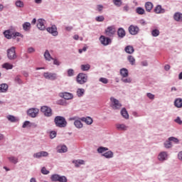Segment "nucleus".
<instances>
[{
	"mask_svg": "<svg viewBox=\"0 0 182 182\" xmlns=\"http://www.w3.org/2000/svg\"><path fill=\"white\" fill-rule=\"evenodd\" d=\"M174 105L176 107L180 108L182 107V99L178 98L174 102Z\"/></svg>",
	"mask_w": 182,
	"mask_h": 182,
	"instance_id": "30",
	"label": "nucleus"
},
{
	"mask_svg": "<svg viewBox=\"0 0 182 182\" xmlns=\"http://www.w3.org/2000/svg\"><path fill=\"white\" fill-rule=\"evenodd\" d=\"M7 119L9 122H11L12 123H15L16 122H18V119H16V117H14L13 115L7 116Z\"/></svg>",
	"mask_w": 182,
	"mask_h": 182,
	"instance_id": "42",
	"label": "nucleus"
},
{
	"mask_svg": "<svg viewBox=\"0 0 182 182\" xmlns=\"http://www.w3.org/2000/svg\"><path fill=\"white\" fill-rule=\"evenodd\" d=\"M16 36H19L20 38H23V35L19 32L13 33L12 39H16Z\"/></svg>",
	"mask_w": 182,
	"mask_h": 182,
	"instance_id": "43",
	"label": "nucleus"
},
{
	"mask_svg": "<svg viewBox=\"0 0 182 182\" xmlns=\"http://www.w3.org/2000/svg\"><path fill=\"white\" fill-rule=\"evenodd\" d=\"M116 33V28L113 26H108L107 29H105V35L107 36H113Z\"/></svg>",
	"mask_w": 182,
	"mask_h": 182,
	"instance_id": "10",
	"label": "nucleus"
},
{
	"mask_svg": "<svg viewBox=\"0 0 182 182\" xmlns=\"http://www.w3.org/2000/svg\"><path fill=\"white\" fill-rule=\"evenodd\" d=\"M95 21H97V22H103V21H105V16H98L95 18Z\"/></svg>",
	"mask_w": 182,
	"mask_h": 182,
	"instance_id": "49",
	"label": "nucleus"
},
{
	"mask_svg": "<svg viewBox=\"0 0 182 182\" xmlns=\"http://www.w3.org/2000/svg\"><path fill=\"white\" fill-rule=\"evenodd\" d=\"M151 35L154 37V38H157V36H159L160 35V30H159V28H151Z\"/></svg>",
	"mask_w": 182,
	"mask_h": 182,
	"instance_id": "16",
	"label": "nucleus"
},
{
	"mask_svg": "<svg viewBox=\"0 0 182 182\" xmlns=\"http://www.w3.org/2000/svg\"><path fill=\"white\" fill-rule=\"evenodd\" d=\"M100 41L101 42L102 45H103V46H107L112 43V39L105 36H101L100 37Z\"/></svg>",
	"mask_w": 182,
	"mask_h": 182,
	"instance_id": "6",
	"label": "nucleus"
},
{
	"mask_svg": "<svg viewBox=\"0 0 182 182\" xmlns=\"http://www.w3.org/2000/svg\"><path fill=\"white\" fill-rule=\"evenodd\" d=\"M4 35L6 39H12L13 33L11 31V30H6L4 32Z\"/></svg>",
	"mask_w": 182,
	"mask_h": 182,
	"instance_id": "24",
	"label": "nucleus"
},
{
	"mask_svg": "<svg viewBox=\"0 0 182 182\" xmlns=\"http://www.w3.org/2000/svg\"><path fill=\"white\" fill-rule=\"evenodd\" d=\"M41 110L42 113L45 114V116H47V117L52 116V109H50L48 106L41 107Z\"/></svg>",
	"mask_w": 182,
	"mask_h": 182,
	"instance_id": "8",
	"label": "nucleus"
},
{
	"mask_svg": "<svg viewBox=\"0 0 182 182\" xmlns=\"http://www.w3.org/2000/svg\"><path fill=\"white\" fill-rule=\"evenodd\" d=\"M29 124H31V122L29 121H26L22 126L23 129L28 127V126H29Z\"/></svg>",
	"mask_w": 182,
	"mask_h": 182,
	"instance_id": "60",
	"label": "nucleus"
},
{
	"mask_svg": "<svg viewBox=\"0 0 182 182\" xmlns=\"http://www.w3.org/2000/svg\"><path fill=\"white\" fill-rule=\"evenodd\" d=\"M80 69L81 70H82V72H87L90 69V64L81 65Z\"/></svg>",
	"mask_w": 182,
	"mask_h": 182,
	"instance_id": "36",
	"label": "nucleus"
},
{
	"mask_svg": "<svg viewBox=\"0 0 182 182\" xmlns=\"http://www.w3.org/2000/svg\"><path fill=\"white\" fill-rule=\"evenodd\" d=\"M129 9H130V8L129 7L128 5H126L123 7L124 12H129Z\"/></svg>",
	"mask_w": 182,
	"mask_h": 182,
	"instance_id": "63",
	"label": "nucleus"
},
{
	"mask_svg": "<svg viewBox=\"0 0 182 182\" xmlns=\"http://www.w3.org/2000/svg\"><path fill=\"white\" fill-rule=\"evenodd\" d=\"M44 58L46 60H48V62H50L52 59H53V57L50 55V53H49V50H46L44 53Z\"/></svg>",
	"mask_w": 182,
	"mask_h": 182,
	"instance_id": "25",
	"label": "nucleus"
},
{
	"mask_svg": "<svg viewBox=\"0 0 182 182\" xmlns=\"http://www.w3.org/2000/svg\"><path fill=\"white\" fill-rule=\"evenodd\" d=\"M122 77H129V70L127 68H122L119 70Z\"/></svg>",
	"mask_w": 182,
	"mask_h": 182,
	"instance_id": "18",
	"label": "nucleus"
},
{
	"mask_svg": "<svg viewBox=\"0 0 182 182\" xmlns=\"http://www.w3.org/2000/svg\"><path fill=\"white\" fill-rule=\"evenodd\" d=\"M136 12L138 14V15H144L146 11L143 7H137L136 9Z\"/></svg>",
	"mask_w": 182,
	"mask_h": 182,
	"instance_id": "38",
	"label": "nucleus"
},
{
	"mask_svg": "<svg viewBox=\"0 0 182 182\" xmlns=\"http://www.w3.org/2000/svg\"><path fill=\"white\" fill-rule=\"evenodd\" d=\"M27 113L30 117H36V116H38V113H39V109L36 108H31L27 111Z\"/></svg>",
	"mask_w": 182,
	"mask_h": 182,
	"instance_id": "12",
	"label": "nucleus"
},
{
	"mask_svg": "<svg viewBox=\"0 0 182 182\" xmlns=\"http://www.w3.org/2000/svg\"><path fill=\"white\" fill-rule=\"evenodd\" d=\"M121 114L124 119H129V113H127V110H126V108H123L121 110Z\"/></svg>",
	"mask_w": 182,
	"mask_h": 182,
	"instance_id": "37",
	"label": "nucleus"
},
{
	"mask_svg": "<svg viewBox=\"0 0 182 182\" xmlns=\"http://www.w3.org/2000/svg\"><path fill=\"white\" fill-rule=\"evenodd\" d=\"M27 52L28 53H33V52H35V48H33V47H29Z\"/></svg>",
	"mask_w": 182,
	"mask_h": 182,
	"instance_id": "59",
	"label": "nucleus"
},
{
	"mask_svg": "<svg viewBox=\"0 0 182 182\" xmlns=\"http://www.w3.org/2000/svg\"><path fill=\"white\" fill-rule=\"evenodd\" d=\"M158 159L160 161H164V160H167V152H161L158 156Z\"/></svg>",
	"mask_w": 182,
	"mask_h": 182,
	"instance_id": "20",
	"label": "nucleus"
},
{
	"mask_svg": "<svg viewBox=\"0 0 182 182\" xmlns=\"http://www.w3.org/2000/svg\"><path fill=\"white\" fill-rule=\"evenodd\" d=\"M60 97H63L65 100H70V99H73V95L68 92L60 93Z\"/></svg>",
	"mask_w": 182,
	"mask_h": 182,
	"instance_id": "13",
	"label": "nucleus"
},
{
	"mask_svg": "<svg viewBox=\"0 0 182 182\" xmlns=\"http://www.w3.org/2000/svg\"><path fill=\"white\" fill-rule=\"evenodd\" d=\"M116 127L117 130H127V126L124 124H117Z\"/></svg>",
	"mask_w": 182,
	"mask_h": 182,
	"instance_id": "33",
	"label": "nucleus"
},
{
	"mask_svg": "<svg viewBox=\"0 0 182 182\" xmlns=\"http://www.w3.org/2000/svg\"><path fill=\"white\" fill-rule=\"evenodd\" d=\"M42 174H49V171L46 169V168L43 167L41 169Z\"/></svg>",
	"mask_w": 182,
	"mask_h": 182,
	"instance_id": "57",
	"label": "nucleus"
},
{
	"mask_svg": "<svg viewBox=\"0 0 182 182\" xmlns=\"http://www.w3.org/2000/svg\"><path fill=\"white\" fill-rule=\"evenodd\" d=\"M57 105L60 106H65L66 105V102L63 100H59L57 101Z\"/></svg>",
	"mask_w": 182,
	"mask_h": 182,
	"instance_id": "53",
	"label": "nucleus"
},
{
	"mask_svg": "<svg viewBox=\"0 0 182 182\" xmlns=\"http://www.w3.org/2000/svg\"><path fill=\"white\" fill-rule=\"evenodd\" d=\"M51 60H53V65H55V66H60V63L58 59L53 58Z\"/></svg>",
	"mask_w": 182,
	"mask_h": 182,
	"instance_id": "55",
	"label": "nucleus"
},
{
	"mask_svg": "<svg viewBox=\"0 0 182 182\" xmlns=\"http://www.w3.org/2000/svg\"><path fill=\"white\" fill-rule=\"evenodd\" d=\"M175 122L176 123H178V124H182V121L178 117L175 119Z\"/></svg>",
	"mask_w": 182,
	"mask_h": 182,
	"instance_id": "62",
	"label": "nucleus"
},
{
	"mask_svg": "<svg viewBox=\"0 0 182 182\" xmlns=\"http://www.w3.org/2000/svg\"><path fill=\"white\" fill-rule=\"evenodd\" d=\"M9 86L6 83L0 84V92H6Z\"/></svg>",
	"mask_w": 182,
	"mask_h": 182,
	"instance_id": "31",
	"label": "nucleus"
},
{
	"mask_svg": "<svg viewBox=\"0 0 182 182\" xmlns=\"http://www.w3.org/2000/svg\"><path fill=\"white\" fill-rule=\"evenodd\" d=\"M46 21L43 18H38L37 20V28L39 29V31H46Z\"/></svg>",
	"mask_w": 182,
	"mask_h": 182,
	"instance_id": "5",
	"label": "nucleus"
},
{
	"mask_svg": "<svg viewBox=\"0 0 182 182\" xmlns=\"http://www.w3.org/2000/svg\"><path fill=\"white\" fill-rule=\"evenodd\" d=\"M58 181L59 182H68V178H66V176H60V178H58Z\"/></svg>",
	"mask_w": 182,
	"mask_h": 182,
	"instance_id": "51",
	"label": "nucleus"
},
{
	"mask_svg": "<svg viewBox=\"0 0 182 182\" xmlns=\"http://www.w3.org/2000/svg\"><path fill=\"white\" fill-rule=\"evenodd\" d=\"M164 146L166 147V149H170L171 147V141H166L164 143Z\"/></svg>",
	"mask_w": 182,
	"mask_h": 182,
	"instance_id": "50",
	"label": "nucleus"
},
{
	"mask_svg": "<svg viewBox=\"0 0 182 182\" xmlns=\"http://www.w3.org/2000/svg\"><path fill=\"white\" fill-rule=\"evenodd\" d=\"M111 100V105H112V109H114V110L117 109H120V107H122V104H120V102H119V100H117V99H115L114 97H111L110 98Z\"/></svg>",
	"mask_w": 182,
	"mask_h": 182,
	"instance_id": "7",
	"label": "nucleus"
},
{
	"mask_svg": "<svg viewBox=\"0 0 182 182\" xmlns=\"http://www.w3.org/2000/svg\"><path fill=\"white\" fill-rule=\"evenodd\" d=\"M112 2L114 5L118 8H120V6H122L123 4V1H122V0H112Z\"/></svg>",
	"mask_w": 182,
	"mask_h": 182,
	"instance_id": "39",
	"label": "nucleus"
},
{
	"mask_svg": "<svg viewBox=\"0 0 182 182\" xmlns=\"http://www.w3.org/2000/svg\"><path fill=\"white\" fill-rule=\"evenodd\" d=\"M117 36L119 38V39H123L124 36H126V31H124V28L120 27L117 30Z\"/></svg>",
	"mask_w": 182,
	"mask_h": 182,
	"instance_id": "15",
	"label": "nucleus"
},
{
	"mask_svg": "<svg viewBox=\"0 0 182 182\" xmlns=\"http://www.w3.org/2000/svg\"><path fill=\"white\" fill-rule=\"evenodd\" d=\"M49 154L46 151H40L33 154L35 159H41V157H48Z\"/></svg>",
	"mask_w": 182,
	"mask_h": 182,
	"instance_id": "14",
	"label": "nucleus"
},
{
	"mask_svg": "<svg viewBox=\"0 0 182 182\" xmlns=\"http://www.w3.org/2000/svg\"><path fill=\"white\" fill-rule=\"evenodd\" d=\"M168 140H169V141H173V143H178V139H177V138H175V137H173V136H171V137H169L168 138Z\"/></svg>",
	"mask_w": 182,
	"mask_h": 182,
	"instance_id": "54",
	"label": "nucleus"
},
{
	"mask_svg": "<svg viewBox=\"0 0 182 182\" xmlns=\"http://www.w3.org/2000/svg\"><path fill=\"white\" fill-rule=\"evenodd\" d=\"M74 125L75 127H77V129H82V127H83V124H82V122H80L79 119L74 122Z\"/></svg>",
	"mask_w": 182,
	"mask_h": 182,
	"instance_id": "35",
	"label": "nucleus"
},
{
	"mask_svg": "<svg viewBox=\"0 0 182 182\" xmlns=\"http://www.w3.org/2000/svg\"><path fill=\"white\" fill-rule=\"evenodd\" d=\"M43 77L47 80H58V74L55 73L46 72L43 73Z\"/></svg>",
	"mask_w": 182,
	"mask_h": 182,
	"instance_id": "4",
	"label": "nucleus"
},
{
	"mask_svg": "<svg viewBox=\"0 0 182 182\" xmlns=\"http://www.w3.org/2000/svg\"><path fill=\"white\" fill-rule=\"evenodd\" d=\"M127 60L128 62H129L130 65H136V59L134 58V57H133V55H128Z\"/></svg>",
	"mask_w": 182,
	"mask_h": 182,
	"instance_id": "32",
	"label": "nucleus"
},
{
	"mask_svg": "<svg viewBox=\"0 0 182 182\" xmlns=\"http://www.w3.org/2000/svg\"><path fill=\"white\" fill-rule=\"evenodd\" d=\"M16 83H18V85H22V83H23V82L22 81V80L21 79L19 75H17L15 79H14Z\"/></svg>",
	"mask_w": 182,
	"mask_h": 182,
	"instance_id": "47",
	"label": "nucleus"
},
{
	"mask_svg": "<svg viewBox=\"0 0 182 182\" xmlns=\"http://www.w3.org/2000/svg\"><path fill=\"white\" fill-rule=\"evenodd\" d=\"M81 120L82 122H85L86 124H92V123H93V119L90 117H82Z\"/></svg>",
	"mask_w": 182,
	"mask_h": 182,
	"instance_id": "26",
	"label": "nucleus"
},
{
	"mask_svg": "<svg viewBox=\"0 0 182 182\" xmlns=\"http://www.w3.org/2000/svg\"><path fill=\"white\" fill-rule=\"evenodd\" d=\"M67 75L68 77H72V76H75V70L70 68L67 70Z\"/></svg>",
	"mask_w": 182,
	"mask_h": 182,
	"instance_id": "40",
	"label": "nucleus"
},
{
	"mask_svg": "<svg viewBox=\"0 0 182 182\" xmlns=\"http://www.w3.org/2000/svg\"><path fill=\"white\" fill-rule=\"evenodd\" d=\"M102 156L105 157L106 159H112L113 157V153L112 151H108L105 154H102Z\"/></svg>",
	"mask_w": 182,
	"mask_h": 182,
	"instance_id": "34",
	"label": "nucleus"
},
{
	"mask_svg": "<svg viewBox=\"0 0 182 182\" xmlns=\"http://www.w3.org/2000/svg\"><path fill=\"white\" fill-rule=\"evenodd\" d=\"M107 150H109V149H107V147H103V146L99 147L97 149V151L99 153H105V151H107Z\"/></svg>",
	"mask_w": 182,
	"mask_h": 182,
	"instance_id": "48",
	"label": "nucleus"
},
{
	"mask_svg": "<svg viewBox=\"0 0 182 182\" xmlns=\"http://www.w3.org/2000/svg\"><path fill=\"white\" fill-rule=\"evenodd\" d=\"M124 50L126 53H128L129 55L134 53V48H133L132 46H127L124 48Z\"/></svg>",
	"mask_w": 182,
	"mask_h": 182,
	"instance_id": "21",
	"label": "nucleus"
},
{
	"mask_svg": "<svg viewBox=\"0 0 182 182\" xmlns=\"http://www.w3.org/2000/svg\"><path fill=\"white\" fill-rule=\"evenodd\" d=\"M60 176L58 175V174H54L53 176H51V181H59V178Z\"/></svg>",
	"mask_w": 182,
	"mask_h": 182,
	"instance_id": "46",
	"label": "nucleus"
},
{
	"mask_svg": "<svg viewBox=\"0 0 182 182\" xmlns=\"http://www.w3.org/2000/svg\"><path fill=\"white\" fill-rule=\"evenodd\" d=\"M8 159L9 161H11V163H13V164H16V163H18V158H16L14 156H10Z\"/></svg>",
	"mask_w": 182,
	"mask_h": 182,
	"instance_id": "44",
	"label": "nucleus"
},
{
	"mask_svg": "<svg viewBox=\"0 0 182 182\" xmlns=\"http://www.w3.org/2000/svg\"><path fill=\"white\" fill-rule=\"evenodd\" d=\"M16 6H17L18 8H23L24 4H23V1L18 0L16 1Z\"/></svg>",
	"mask_w": 182,
	"mask_h": 182,
	"instance_id": "45",
	"label": "nucleus"
},
{
	"mask_svg": "<svg viewBox=\"0 0 182 182\" xmlns=\"http://www.w3.org/2000/svg\"><path fill=\"white\" fill-rule=\"evenodd\" d=\"M155 14H164L166 12V9L161 7V5H157L154 9Z\"/></svg>",
	"mask_w": 182,
	"mask_h": 182,
	"instance_id": "17",
	"label": "nucleus"
},
{
	"mask_svg": "<svg viewBox=\"0 0 182 182\" xmlns=\"http://www.w3.org/2000/svg\"><path fill=\"white\" fill-rule=\"evenodd\" d=\"M87 74L83 73H80L76 77V82L78 85H85L87 82Z\"/></svg>",
	"mask_w": 182,
	"mask_h": 182,
	"instance_id": "2",
	"label": "nucleus"
},
{
	"mask_svg": "<svg viewBox=\"0 0 182 182\" xmlns=\"http://www.w3.org/2000/svg\"><path fill=\"white\" fill-rule=\"evenodd\" d=\"M100 82H102V83H104L105 85H107V83H109V80H107V78L100 77Z\"/></svg>",
	"mask_w": 182,
	"mask_h": 182,
	"instance_id": "52",
	"label": "nucleus"
},
{
	"mask_svg": "<svg viewBox=\"0 0 182 182\" xmlns=\"http://www.w3.org/2000/svg\"><path fill=\"white\" fill-rule=\"evenodd\" d=\"M31 23L25 22L23 23V29L25 31V32H29L31 31Z\"/></svg>",
	"mask_w": 182,
	"mask_h": 182,
	"instance_id": "23",
	"label": "nucleus"
},
{
	"mask_svg": "<svg viewBox=\"0 0 182 182\" xmlns=\"http://www.w3.org/2000/svg\"><path fill=\"white\" fill-rule=\"evenodd\" d=\"M2 68L4 69H6V70H9L11 69H14V65L9 63H5L2 65Z\"/></svg>",
	"mask_w": 182,
	"mask_h": 182,
	"instance_id": "29",
	"label": "nucleus"
},
{
	"mask_svg": "<svg viewBox=\"0 0 182 182\" xmlns=\"http://www.w3.org/2000/svg\"><path fill=\"white\" fill-rule=\"evenodd\" d=\"M178 158L181 161H182V151H180L178 154Z\"/></svg>",
	"mask_w": 182,
	"mask_h": 182,
	"instance_id": "64",
	"label": "nucleus"
},
{
	"mask_svg": "<svg viewBox=\"0 0 182 182\" xmlns=\"http://www.w3.org/2000/svg\"><path fill=\"white\" fill-rule=\"evenodd\" d=\"M50 139H55V137H56V132L52 131L50 133Z\"/></svg>",
	"mask_w": 182,
	"mask_h": 182,
	"instance_id": "56",
	"label": "nucleus"
},
{
	"mask_svg": "<svg viewBox=\"0 0 182 182\" xmlns=\"http://www.w3.org/2000/svg\"><path fill=\"white\" fill-rule=\"evenodd\" d=\"M103 5L100 4L97 6V10L98 11V12H102V11H103Z\"/></svg>",
	"mask_w": 182,
	"mask_h": 182,
	"instance_id": "58",
	"label": "nucleus"
},
{
	"mask_svg": "<svg viewBox=\"0 0 182 182\" xmlns=\"http://www.w3.org/2000/svg\"><path fill=\"white\" fill-rule=\"evenodd\" d=\"M54 122L55 123V126L57 127H66L68 124V122H66V119L60 116L55 117L54 119Z\"/></svg>",
	"mask_w": 182,
	"mask_h": 182,
	"instance_id": "1",
	"label": "nucleus"
},
{
	"mask_svg": "<svg viewBox=\"0 0 182 182\" xmlns=\"http://www.w3.org/2000/svg\"><path fill=\"white\" fill-rule=\"evenodd\" d=\"M145 9L146 12H151L153 9V3L148 1L145 4Z\"/></svg>",
	"mask_w": 182,
	"mask_h": 182,
	"instance_id": "22",
	"label": "nucleus"
},
{
	"mask_svg": "<svg viewBox=\"0 0 182 182\" xmlns=\"http://www.w3.org/2000/svg\"><path fill=\"white\" fill-rule=\"evenodd\" d=\"M68 151V146L65 145L58 147V153H66Z\"/></svg>",
	"mask_w": 182,
	"mask_h": 182,
	"instance_id": "28",
	"label": "nucleus"
},
{
	"mask_svg": "<svg viewBox=\"0 0 182 182\" xmlns=\"http://www.w3.org/2000/svg\"><path fill=\"white\" fill-rule=\"evenodd\" d=\"M173 19L176 22H182V14L181 12H176L173 15Z\"/></svg>",
	"mask_w": 182,
	"mask_h": 182,
	"instance_id": "19",
	"label": "nucleus"
},
{
	"mask_svg": "<svg viewBox=\"0 0 182 182\" xmlns=\"http://www.w3.org/2000/svg\"><path fill=\"white\" fill-rule=\"evenodd\" d=\"M73 164H75V167H80V166L85 164V161L82 159L73 161Z\"/></svg>",
	"mask_w": 182,
	"mask_h": 182,
	"instance_id": "27",
	"label": "nucleus"
},
{
	"mask_svg": "<svg viewBox=\"0 0 182 182\" xmlns=\"http://www.w3.org/2000/svg\"><path fill=\"white\" fill-rule=\"evenodd\" d=\"M47 32L48 33H50L53 36H58V28H56V26H52L51 27H48L46 28Z\"/></svg>",
	"mask_w": 182,
	"mask_h": 182,
	"instance_id": "9",
	"label": "nucleus"
},
{
	"mask_svg": "<svg viewBox=\"0 0 182 182\" xmlns=\"http://www.w3.org/2000/svg\"><path fill=\"white\" fill-rule=\"evenodd\" d=\"M16 48L13 46L7 50V57L9 60H15L18 55H16V51L15 50Z\"/></svg>",
	"mask_w": 182,
	"mask_h": 182,
	"instance_id": "3",
	"label": "nucleus"
},
{
	"mask_svg": "<svg viewBox=\"0 0 182 182\" xmlns=\"http://www.w3.org/2000/svg\"><path fill=\"white\" fill-rule=\"evenodd\" d=\"M128 31L130 35H137L139 33V28L137 26L131 25L128 28Z\"/></svg>",
	"mask_w": 182,
	"mask_h": 182,
	"instance_id": "11",
	"label": "nucleus"
},
{
	"mask_svg": "<svg viewBox=\"0 0 182 182\" xmlns=\"http://www.w3.org/2000/svg\"><path fill=\"white\" fill-rule=\"evenodd\" d=\"M123 83H132V78L127 77H122L121 79Z\"/></svg>",
	"mask_w": 182,
	"mask_h": 182,
	"instance_id": "41",
	"label": "nucleus"
},
{
	"mask_svg": "<svg viewBox=\"0 0 182 182\" xmlns=\"http://www.w3.org/2000/svg\"><path fill=\"white\" fill-rule=\"evenodd\" d=\"M21 73L24 77H28V76H29V73L26 70L21 71Z\"/></svg>",
	"mask_w": 182,
	"mask_h": 182,
	"instance_id": "61",
	"label": "nucleus"
}]
</instances>
